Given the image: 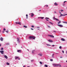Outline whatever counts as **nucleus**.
<instances>
[{
	"instance_id": "412c9836",
	"label": "nucleus",
	"mask_w": 67,
	"mask_h": 67,
	"mask_svg": "<svg viewBox=\"0 0 67 67\" xmlns=\"http://www.w3.org/2000/svg\"><path fill=\"white\" fill-rule=\"evenodd\" d=\"M34 52H35V50H33L32 52V54H34Z\"/></svg>"
},
{
	"instance_id": "ea45409f",
	"label": "nucleus",
	"mask_w": 67,
	"mask_h": 67,
	"mask_svg": "<svg viewBox=\"0 0 67 67\" xmlns=\"http://www.w3.org/2000/svg\"><path fill=\"white\" fill-rule=\"evenodd\" d=\"M3 30H4V31H5L6 29L5 28H4V29H3Z\"/></svg>"
},
{
	"instance_id": "39448f33",
	"label": "nucleus",
	"mask_w": 67,
	"mask_h": 67,
	"mask_svg": "<svg viewBox=\"0 0 67 67\" xmlns=\"http://www.w3.org/2000/svg\"><path fill=\"white\" fill-rule=\"evenodd\" d=\"M0 53L2 54H3L4 53V51H0Z\"/></svg>"
},
{
	"instance_id": "423d86ee",
	"label": "nucleus",
	"mask_w": 67,
	"mask_h": 67,
	"mask_svg": "<svg viewBox=\"0 0 67 67\" xmlns=\"http://www.w3.org/2000/svg\"><path fill=\"white\" fill-rule=\"evenodd\" d=\"M67 15V14H64V15L61 14L60 15V16H65V15Z\"/></svg>"
},
{
	"instance_id": "e433bc0d",
	"label": "nucleus",
	"mask_w": 67,
	"mask_h": 67,
	"mask_svg": "<svg viewBox=\"0 0 67 67\" xmlns=\"http://www.w3.org/2000/svg\"><path fill=\"white\" fill-rule=\"evenodd\" d=\"M48 27L49 28H51V27H50V26H48Z\"/></svg>"
},
{
	"instance_id": "a211bd4d",
	"label": "nucleus",
	"mask_w": 67,
	"mask_h": 67,
	"mask_svg": "<svg viewBox=\"0 0 67 67\" xmlns=\"http://www.w3.org/2000/svg\"><path fill=\"white\" fill-rule=\"evenodd\" d=\"M62 41H65V39L62 38L61 39Z\"/></svg>"
},
{
	"instance_id": "2eb2a0df",
	"label": "nucleus",
	"mask_w": 67,
	"mask_h": 67,
	"mask_svg": "<svg viewBox=\"0 0 67 67\" xmlns=\"http://www.w3.org/2000/svg\"><path fill=\"white\" fill-rule=\"evenodd\" d=\"M19 58V57L16 56L15 57V59H18V58Z\"/></svg>"
},
{
	"instance_id": "0eeeda50",
	"label": "nucleus",
	"mask_w": 67,
	"mask_h": 67,
	"mask_svg": "<svg viewBox=\"0 0 67 67\" xmlns=\"http://www.w3.org/2000/svg\"><path fill=\"white\" fill-rule=\"evenodd\" d=\"M48 41L49 42H50L51 43H52V42H53L52 40H48Z\"/></svg>"
},
{
	"instance_id": "20e7f679",
	"label": "nucleus",
	"mask_w": 67,
	"mask_h": 67,
	"mask_svg": "<svg viewBox=\"0 0 67 67\" xmlns=\"http://www.w3.org/2000/svg\"><path fill=\"white\" fill-rule=\"evenodd\" d=\"M58 26H60V27H63V26L61 25H58Z\"/></svg>"
},
{
	"instance_id": "a878e982",
	"label": "nucleus",
	"mask_w": 67,
	"mask_h": 67,
	"mask_svg": "<svg viewBox=\"0 0 67 67\" xmlns=\"http://www.w3.org/2000/svg\"><path fill=\"white\" fill-rule=\"evenodd\" d=\"M24 27H25V28H27V26H25L24 25L23 26Z\"/></svg>"
},
{
	"instance_id": "e2e57ef3",
	"label": "nucleus",
	"mask_w": 67,
	"mask_h": 67,
	"mask_svg": "<svg viewBox=\"0 0 67 67\" xmlns=\"http://www.w3.org/2000/svg\"><path fill=\"white\" fill-rule=\"evenodd\" d=\"M1 46V44H0V46Z\"/></svg>"
},
{
	"instance_id": "9b49d317",
	"label": "nucleus",
	"mask_w": 67,
	"mask_h": 67,
	"mask_svg": "<svg viewBox=\"0 0 67 67\" xmlns=\"http://www.w3.org/2000/svg\"><path fill=\"white\" fill-rule=\"evenodd\" d=\"M4 57H5V58H6V59H8V57H7V55H4Z\"/></svg>"
},
{
	"instance_id": "f257e3e1",
	"label": "nucleus",
	"mask_w": 67,
	"mask_h": 67,
	"mask_svg": "<svg viewBox=\"0 0 67 67\" xmlns=\"http://www.w3.org/2000/svg\"><path fill=\"white\" fill-rule=\"evenodd\" d=\"M53 65L54 66H59V67H61V65L59 64H53Z\"/></svg>"
},
{
	"instance_id": "09e8293b",
	"label": "nucleus",
	"mask_w": 67,
	"mask_h": 67,
	"mask_svg": "<svg viewBox=\"0 0 67 67\" xmlns=\"http://www.w3.org/2000/svg\"><path fill=\"white\" fill-rule=\"evenodd\" d=\"M46 21H49L48 20H47V19H46Z\"/></svg>"
},
{
	"instance_id": "c9c22d12",
	"label": "nucleus",
	"mask_w": 67,
	"mask_h": 67,
	"mask_svg": "<svg viewBox=\"0 0 67 67\" xmlns=\"http://www.w3.org/2000/svg\"><path fill=\"white\" fill-rule=\"evenodd\" d=\"M46 19H49V18L46 17L45 18Z\"/></svg>"
},
{
	"instance_id": "052dcab7",
	"label": "nucleus",
	"mask_w": 67,
	"mask_h": 67,
	"mask_svg": "<svg viewBox=\"0 0 67 67\" xmlns=\"http://www.w3.org/2000/svg\"><path fill=\"white\" fill-rule=\"evenodd\" d=\"M37 30H40V29H38Z\"/></svg>"
},
{
	"instance_id": "3c124183",
	"label": "nucleus",
	"mask_w": 67,
	"mask_h": 67,
	"mask_svg": "<svg viewBox=\"0 0 67 67\" xmlns=\"http://www.w3.org/2000/svg\"><path fill=\"white\" fill-rule=\"evenodd\" d=\"M38 18H41V17H38Z\"/></svg>"
},
{
	"instance_id": "bf43d9fd",
	"label": "nucleus",
	"mask_w": 67,
	"mask_h": 67,
	"mask_svg": "<svg viewBox=\"0 0 67 67\" xmlns=\"http://www.w3.org/2000/svg\"><path fill=\"white\" fill-rule=\"evenodd\" d=\"M66 54H67V51H66Z\"/></svg>"
},
{
	"instance_id": "f8f14e48",
	"label": "nucleus",
	"mask_w": 67,
	"mask_h": 67,
	"mask_svg": "<svg viewBox=\"0 0 67 67\" xmlns=\"http://www.w3.org/2000/svg\"><path fill=\"white\" fill-rule=\"evenodd\" d=\"M3 38L2 37H1V38L0 40L1 41H3Z\"/></svg>"
},
{
	"instance_id": "49530a36",
	"label": "nucleus",
	"mask_w": 67,
	"mask_h": 67,
	"mask_svg": "<svg viewBox=\"0 0 67 67\" xmlns=\"http://www.w3.org/2000/svg\"><path fill=\"white\" fill-rule=\"evenodd\" d=\"M54 13H56V12L55 11L54 12Z\"/></svg>"
},
{
	"instance_id": "f03ea898",
	"label": "nucleus",
	"mask_w": 67,
	"mask_h": 67,
	"mask_svg": "<svg viewBox=\"0 0 67 67\" xmlns=\"http://www.w3.org/2000/svg\"><path fill=\"white\" fill-rule=\"evenodd\" d=\"M53 19L54 20H56V21H59V20L58 19H57L55 18V17H53Z\"/></svg>"
},
{
	"instance_id": "de8ad7c7",
	"label": "nucleus",
	"mask_w": 67,
	"mask_h": 67,
	"mask_svg": "<svg viewBox=\"0 0 67 67\" xmlns=\"http://www.w3.org/2000/svg\"><path fill=\"white\" fill-rule=\"evenodd\" d=\"M31 30H33L34 29L32 28H31Z\"/></svg>"
},
{
	"instance_id": "473e14b6",
	"label": "nucleus",
	"mask_w": 67,
	"mask_h": 67,
	"mask_svg": "<svg viewBox=\"0 0 67 67\" xmlns=\"http://www.w3.org/2000/svg\"><path fill=\"white\" fill-rule=\"evenodd\" d=\"M53 61V59H50V61H51V62H52Z\"/></svg>"
},
{
	"instance_id": "4be33fe9",
	"label": "nucleus",
	"mask_w": 67,
	"mask_h": 67,
	"mask_svg": "<svg viewBox=\"0 0 67 67\" xmlns=\"http://www.w3.org/2000/svg\"><path fill=\"white\" fill-rule=\"evenodd\" d=\"M36 27L37 29H40V27L39 26H36Z\"/></svg>"
},
{
	"instance_id": "ddd939ff",
	"label": "nucleus",
	"mask_w": 67,
	"mask_h": 67,
	"mask_svg": "<svg viewBox=\"0 0 67 67\" xmlns=\"http://www.w3.org/2000/svg\"><path fill=\"white\" fill-rule=\"evenodd\" d=\"M17 41L18 42V43H19V42H20V41H19V38H17Z\"/></svg>"
},
{
	"instance_id": "4468645a",
	"label": "nucleus",
	"mask_w": 67,
	"mask_h": 67,
	"mask_svg": "<svg viewBox=\"0 0 67 67\" xmlns=\"http://www.w3.org/2000/svg\"><path fill=\"white\" fill-rule=\"evenodd\" d=\"M32 36H30L29 37V39L31 40V39H32Z\"/></svg>"
},
{
	"instance_id": "f3484780",
	"label": "nucleus",
	"mask_w": 67,
	"mask_h": 67,
	"mask_svg": "<svg viewBox=\"0 0 67 67\" xmlns=\"http://www.w3.org/2000/svg\"><path fill=\"white\" fill-rule=\"evenodd\" d=\"M54 4L55 5H58V4H57L56 3H55Z\"/></svg>"
},
{
	"instance_id": "6e6552de",
	"label": "nucleus",
	"mask_w": 67,
	"mask_h": 67,
	"mask_svg": "<svg viewBox=\"0 0 67 67\" xmlns=\"http://www.w3.org/2000/svg\"><path fill=\"white\" fill-rule=\"evenodd\" d=\"M48 36H50V37H53V38H54V36L52 35H48Z\"/></svg>"
},
{
	"instance_id": "4c0bfd02",
	"label": "nucleus",
	"mask_w": 67,
	"mask_h": 67,
	"mask_svg": "<svg viewBox=\"0 0 67 67\" xmlns=\"http://www.w3.org/2000/svg\"><path fill=\"white\" fill-rule=\"evenodd\" d=\"M31 27H34V26L33 25H32L31 26Z\"/></svg>"
},
{
	"instance_id": "7ed1b4c3",
	"label": "nucleus",
	"mask_w": 67,
	"mask_h": 67,
	"mask_svg": "<svg viewBox=\"0 0 67 67\" xmlns=\"http://www.w3.org/2000/svg\"><path fill=\"white\" fill-rule=\"evenodd\" d=\"M29 15H31V17H33L34 16V14H33V13L29 14Z\"/></svg>"
},
{
	"instance_id": "5fc2aeb1",
	"label": "nucleus",
	"mask_w": 67,
	"mask_h": 67,
	"mask_svg": "<svg viewBox=\"0 0 67 67\" xmlns=\"http://www.w3.org/2000/svg\"><path fill=\"white\" fill-rule=\"evenodd\" d=\"M18 60H20V58H18Z\"/></svg>"
},
{
	"instance_id": "bb28decb",
	"label": "nucleus",
	"mask_w": 67,
	"mask_h": 67,
	"mask_svg": "<svg viewBox=\"0 0 67 67\" xmlns=\"http://www.w3.org/2000/svg\"><path fill=\"white\" fill-rule=\"evenodd\" d=\"M38 55L40 56H42V54H39Z\"/></svg>"
},
{
	"instance_id": "13d9d810",
	"label": "nucleus",
	"mask_w": 67,
	"mask_h": 67,
	"mask_svg": "<svg viewBox=\"0 0 67 67\" xmlns=\"http://www.w3.org/2000/svg\"><path fill=\"white\" fill-rule=\"evenodd\" d=\"M41 11V10H39V11Z\"/></svg>"
},
{
	"instance_id": "dca6fc26",
	"label": "nucleus",
	"mask_w": 67,
	"mask_h": 67,
	"mask_svg": "<svg viewBox=\"0 0 67 67\" xmlns=\"http://www.w3.org/2000/svg\"><path fill=\"white\" fill-rule=\"evenodd\" d=\"M35 37L32 36V39H33V40H35Z\"/></svg>"
},
{
	"instance_id": "c03bdc74",
	"label": "nucleus",
	"mask_w": 67,
	"mask_h": 67,
	"mask_svg": "<svg viewBox=\"0 0 67 67\" xmlns=\"http://www.w3.org/2000/svg\"><path fill=\"white\" fill-rule=\"evenodd\" d=\"M53 32H55V33H56V31H53Z\"/></svg>"
},
{
	"instance_id": "79ce46f5",
	"label": "nucleus",
	"mask_w": 67,
	"mask_h": 67,
	"mask_svg": "<svg viewBox=\"0 0 67 67\" xmlns=\"http://www.w3.org/2000/svg\"><path fill=\"white\" fill-rule=\"evenodd\" d=\"M46 6V7H48V5H45V6Z\"/></svg>"
},
{
	"instance_id": "6ab92c4d",
	"label": "nucleus",
	"mask_w": 67,
	"mask_h": 67,
	"mask_svg": "<svg viewBox=\"0 0 67 67\" xmlns=\"http://www.w3.org/2000/svg\"><path fill=\"white\" fill-rule=\"evenodd\" d=\"M6 64H7V65H10V63H9L8 62H7L6 63Z\"/></svg>"
},
{
	"instance_id": "58836bf2",
	"label": "nucleus",
	"mask_w": 67,
	"mask_h": 67,
	"mask_svg": "<svg viewBox=\"0 0 67 67\" xmlns=\"http://www.w3.org/2000/svg\"><path fill=\"white\" fill-rule=\"evenodd\" d=\"M47 46H51L50 45L48 44H47Z\"/></svg>"
},
{
	"instance_id": "a18cd8bd",
	"label": "nucleus",
	"mask_w": 67,
	"mask_h": 67,
	"mask_svg": "<svg viewBox=\"0 0 67 67\" xmlns=\"http://www.w3.org/2000/svg\"><path fill=\"white\" fill-rule=\"evenodd\" d=\"M2 32H3V33H4V31H2Z\"/></svg>"
},
{
	"instance_id": "f704fd0d",
	"label": "nucleus",
	"mask_w": 67,
	"mask_h": 67,
	"mask_svg": "<svg viewBox=\"0 0 67 67\" xmlns=\"http://www.w3.org/2000/svg\"><path fill=\"white\" fill-rule=\"evenodd\" d=\"M60 11H61V12H63V11H64V10H61Z\"/></svg>"
},
{
	"instance_id": "5701e85b",
	"label": "nucleus",
	"mask_w": 67,
	"mask_h": 67,
	"mask_svg": "<svg viewBox=\"0 0 67 67\" xmlns=\"http://www.w3.org/2000/svg\"><path fill=\"white\" fill-rule=\"evenodd\" d=\"M44 66H45V67H48V66H47V65L46 64H45L44 65Z\"/></svg>"
},
{
	"instance_id": "7c9ffc66",
	"label": "nucleus",
	"mask_w": 67,
	"mask_h": 67,
	"mask_svg": "<svg viewBox=\"0 0 67 67\" xmlns=\"http://www.w3.org/2000/svg\"><path fill=\"white\" fill-rule=\"evenodd\" d=\"M63 23H67V22H63Z\"/></svg>"
},
{
	"instance_id": "393cba45",
	"label": "nucleus",
	"mask_w": 67,
	"mask_h": 67,
	"mask_svg": "<svg viewBox=\"0 0 67 67\" xmlns=\"http://www.w3.org/2000/svg\"><path fill=\"white\" fill-rule=\"evenodd\" d=\"M54 54H53L52 55V57L53 58H54Z\"/></svg>"
},
{
	"instance_id": "a19ab883",
	"label": "nucleus",
	"mask_w": 67,
	"mask_h": 67,
	"mask_svg": "<svg viewBox=\"0 0 67 67\" xmlns=\"http://www.w3.org/2000/svg\"><path fill=\"white\" fill-rule=\"evenodd\" d=\"M62 52H63V53H64V51H62Z\"/></svg>"
},
{
	"instance_id": "c756f323",
	"label": "nucleus",
	"mask_w": 67,
	"mask_h": 67,
	"mask_svg": "<svg viewBox=\"0 0 67 67\" xmlns=\"http://www.w3.org/2000/svg\"><path fill=\"white\" fill-rule=\"evenodd\" d=\"M26 19H27V16H28V15L26 14Z\"/></svg>"
},
{
	"instance_id": "9d476101",
	"label": "nucleus",
	"mask_w": 67,
	"mask_h": 67,
	"mask_svg": "<svg viewBox=\"0 0 67 67\" xmlns=\"http://www.w3.org/2000/svg\"><path fill=\"white\" fill-rule=\"evenodd\" d=\"M19 53H21V50H18L17 51Z\"/></svg>"
},
{
	"instance_id": "1a4fd4ad",
	"label": "nucleus",
	"mask_w": 67,
	"mask_h": 67,
	"mask_svg": "<svg viewBox=\"0 0 67 67\" xmlns=\"http://www.w3.org/2000/svg\"><path fill=\"white\" fill-rule=\"evenodd\" d=\"M16 24H19V25H21V23L19 22H16Z\"/></svg>"
},
{
	"instance_id": "680f3d73",
	"label": "nucleus",
	"mask_w": 67,
	"mask_h": 67,
	"mask_svg": "<svg viewBox=\"0 0 67 67\" xmlns=\"http://www.w3.org/2000/svg\"><path fill=\"white\" fill-rule=\"evenodd\" d=\"M61 16H59V17H61Z\"/></svg>"
},
{
	"instance_id": "b1692460",
	"label": "nucleus",
	"mask_w": 67,
	"mask_h": 67,
	"mask_svg": "<svg viewBox=\"0 0 67 67\" xmlns=\"http://www.w3.org/2000/svg\"><path fill=\"white\" fill-rule=\"evenodd\" d=\"M1 51H3V48H2L1 49Z\"/></svg>"
},
{
	"instance_id": "4d7b16f0",
	"label": "nucleus",
	"mask_w": 67,
	"mask_h": 67,
	"mask_svg": "<svg viewBox=\"0 0 67 67\" xmlns=\"http://www.w3.org/2000/svg\"><path fill=\"white\" fill-rule=\"evenodd\" d=\"M59 13H60V14H62V13H60V12H59Z\"/></svg>"
},
{
	"instance_id": "c85d7f7f",
	"label": "nucleus",
	"mask_w": 67,
	"mask_h": 67,
	"mask_svg": "<svg viewBox=\"0 0 67 67\" xmlns=\"http://www.w3.org/2000/svg\"><path fill=\"white\" fill-rule=\"evenodd\" d=\"M49 23H50L51 24H52V25L53 24V23H52V22H49Z\"/></svg>"
},
{
	"instance_id": "0e129e2a",
	"label": "nucleus",
	"mask_w": 67,
	"mask_h": 67,
	"mask_svg": "<svg viewBox=\"0 0 67 67\" xmlns=\"http://www.w3.org/2000/svg\"><path fill=\"white\" fill-rule=\"evenodd\" d=\"M66 62L67 63V60L66 61Z\"/></svg>"
},
{
	"instance_id": "69168bd1",
	"label": "nucleus",
	"mask_w": 67,
	"mask_h": 67,
	"mask_svg": "<svg viewBox=\"0 0 67 67\" xmlns=\"http://www.w3.org/2000/svg\"><path fill=\"white\" fill-rule=\"evenodd\" d=\"M25 66H23V67H24Z\"/></svg>"
},
{
	"instance_id": "aec40b11",
	"label": "nucleus",
	"mask_w": 67,
	"mask_h": 67,
	"mask_svg": "<svg viewBox=\"0 0 67 67\" xmlns=\"http://www.w3.org/2000/svg\"><path fill=\"white\" fill-rule=\"evenodd\" d=\"M60 23H61V22L60 21V20L59 21L58 23V24H59Z\"/></svg>"
},
{
	"instance_id": "774afa93",
	"label": "nucleus",
	"mask_w": 67,
	"mask_h": 67,
	"mask_svg": "<svg viewBox=\"0 0 67 67\" xmlns=\"http://www.w3.org/2000/svg\"><path fill=\"white\" fill-rule=\"evenodd\" d=\"M27 50L28 51H29V49H27Z\"/></svg>"
},
{
	"instance_id": "cd10ccee",
	"label": "nucleus",
	"mask_w": 67,
	"mask_h": 67,
	"mask_svg": "<svg viewBox=\"0 0 67 67\" xmlns=\"http://www.w3.org/2000/svg\"><path fill=\"white\" fill-rule=\"evenodd\" d=\"M60 49H62V46H60L59 47Z\"/></svg>"
},
{
	"instance_id": "37998d69",
	"label": "nucleus",
	"mask_w": 67,
	"mask_h": 67,
	"mask_svg": "<svg viewBox=\"0 0 67 67\" xmlns=\"http://www.w3.org/2000/svg\"><path fill=\"white\" fill-rule=\"evenodd\" d=\"M52 46H53V47H54L55 46V45H52Z\"/></svg>"
},
{
	"instance_id": "8fccbe9b",
	"label": "nucleus",
	"mask_w": 67,
	"mask_h": 67,
	"mask_svg": "<svg viewBox=\"0 0 67 67\" xmlns=\"http://www.w3.org/2000/svg\"><path fill=\"white\" fill-rule=\"evenodd\" d=\"M6 32L7 33H8V31H6Z\"/></svg>"
},
{
	"instance_id": "6e6d98bb",
	"label": "nucleus",
	"mask_w": 67,
	"mask_h": 67,
	"mask_svg": "<svg viewBox=\"0 0 67 67\" xmlns=\"http://www.w3.org/2000/svg\"><path fill=\"white\" fill-rule=\"evenodd\" d=\"M60 58H63V57H60Z\"/></svg>"
},
{
	"instance_id": "603ef678",
	"label": "nucleus",
	"mask_w": 67,
	"mask_h": 67,
	"mask_svg": "<svg viewBox=\"0 0 67 67\" xmlns=\"http://www.w3.org/2000/svg\"><path fill=\"white\" fill-rule=\"evenodd\" d=\"M34 60H31V62H33V61Z\"/></svg>"
},
{
	"instance_id": "72a5a7b5",
	"label": "nucleus",
	"mask_w": 67,
	"mask_h": 67,
	"mask_svg": "<svg viewBox=\"0 0 67 67\" xmlns=\"http://www.w3.org/2000/svg\"><path fill=\"white\" fill-rule=\"evenodd\" d=\"M44 18L43 17H41V19H43Z\"/></svg>"
},
{
	"instance_id": "864d4df0",
	"label": "nucleus",
	"mask_w": 67,
	"mask_h": 67,
	"mask_svg": "<svg viewBox=\"0 0 67 67\" xmlns=\"http://www.w3.org/2000/svg\"><path fill=\"white\" fill-rule=\"evenodd\" d=\"M66 2V1H65L64 2V3H65Z\"/></svg>"
},
{
	"instance_id": "2f4dec72",
	"label": "nucleus",
	"mask_w": 67,
	"mask_h": 67,
	"mask_svg": "<svg viewBox=\"0 0 67 67\" xmlns=\"http://www.w3.org/2000/svg\"><path fill=\"white\" fill-rule=\"evenodd\" d=\"M40 64H42V62H40Z\"/></svg>"
},
{
	"instance_id": "338daca9",
	"label": "nucleus",
	"mask_w": 67,
	"mask_h": 67,
	"mask_svg": "<svg viewBox=\"0 0 67 67\" xmlns=\"http://www.w3.org/2000/svg\"><path fill=\"white\" fill-rule=\"evenodd\" d=\"M21 48H22V47H21Z\"/></svg>"
}]
</instances>
